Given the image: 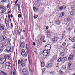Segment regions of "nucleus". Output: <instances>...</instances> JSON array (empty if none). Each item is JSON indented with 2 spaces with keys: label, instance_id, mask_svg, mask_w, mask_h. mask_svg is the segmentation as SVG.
I'll use <instances>...</instances> for the list:
<instances>
[{
  "label": "nucleus",
  "instance_id": "obj_1",
  "mask_svg": "<svg viewBox=\"0 0 75 75\" xmlns=\"http://www.w3.org/2000/svg\"><path fill=\"white\" fill-rule=\"evenodd\" d=\"M51 48V45L50 44L47 45L45 46V50H44L43 53H45V57H48L49 56V54L50 52V50Z\"/></svg>",
  "mask_w": 75,
  "mask_h": 75
},
{
  "label": "nucleus",
  "instance_id": "obj_2",
  "mask_svg": "<svg viewBox=\"0 0 75 75\" xmlns=\"http://www.w3.org/2000/svg\"><path fill=\"white\" fill-rule=\"evenodd\" d=\"M57 40H58L57 37H54L52 40V43H56V42H57Z\"/></svg>",
  "mask_w": 75,
  "mask_h": 75
},
{
  "label": "nucleus",
  "instance_id": "obj_3",
  "mask_svg": "<svg viewBox=\"0 0 75 75\" xmlns=\"http://www.w3.org/2000/svg\"><path fill=\"white\" fill-rule=\"evenodd\" d=\"M7 38V37L6 36L2 35L1 36L0 38V41H3L4 40H6Z\"/></svg>",
  "mask_w": 75,
  "mask_h": 75
},
{
  "label": "nucleus",
  "instance_id": "obj_4",
  "mask_svg": "<svg viewBox=\"0 0 75 75\" xmlns=\"http://www.w3.org/2000/svg\"><path fill=\"white\" fill-rule=\"evenodd\" d=\"M6 61V59L4 58H1L0 59V63L2 62V63L1 64L2 65H3L4 62Z\"/></svg>",
  "mask_w": 75,
  "mask_h": 75
},
{
  "label": "nucleus",
  "instance_id": "obj_5",
  "mask_svg": "<svg viewBox=\"0 0 75 75\" xmlns=\"http://www.w3.org/2000/svg\"><path fill=\"white\" fill-rule=\"evenodd\" d=\"M25 43L24 42H22L20 45V47L22 48H24L25 45Z\"/></svg>",
  "mask_w": 75,
  "mask_h": 75
},
{
  "label": "nucleus",
  "instance_id": "obj_6",
  "mask_svg": "<svg viewBox=\"0 0 75 75\" xmlns=\"http://www.w3.org/2000/svg\"><path fill=\"white\" fill-rule=\"evenodd\" d=\"M6 50L7 52H8V53L11 52V48L9 46L7 47Z\"/></svg>",
  "mask_w": 75,
  "mask_h": 75
},
{
  "label": "nucleus",
  "instance_id": "obj_7",
  "mask_svg": "<svg viewBox=\"0 0 75 75\" xmlns=\"http://www.w3.org/2000/svg\"><path fill=\"white\" fill-rule=\"evenodd\" d=\"M5 65L8 67H11L12 65L9 62H8L5 63Z\"/></svg>",
  "mask_w": 75,
  "mask_h": 75
},
{
  "label": "nucleus",
  "instance_id": "obj_8",
  "mask_svg": "<svg viewBox=\"0 0 75 75\" xmlns=\"http://www.w3.org/2000/svg\"><path fill=\"white\" fill-rule=\"evenodd\" d=\"M66 8V6L64 5L62 6V7H60L59 8V10H64Z\"/></svg>",
  "mask_w": 75,
  "mask_h": 75
},
{
  "label": "nucleus",
  "instance_id": "obj_9",
  "mask_svg": "<svg viewBox=\"0 0 75 75\" xmlns=\"http://www.w3.org/2000/svg\"><path fill=\"white\" fill-rule=\"evenodd\" d=\"M22 72L23 74H24V75H27V74H28L27 71L25 69H23Z\"/></svg>",
  "mask_w": 75,
  "mask_h": 75
},
{
  "label": "nucleus",
  "instance_id": "obj_10",
  "mask_svg": "<svg viewBox=\"0 0 75 75\" xmlns=\"http://www.w3.org/2000/svg\"><path fill=\"white\" fill-rule=\"evenodd\" d=\"M46 67L47 68H51L52 67V64L51 63L47 64Z\"/></svg>",
  "mask_w": 75,
  "mask_h": 75
},
{
  "label": "nucleus",
  "instance_id": "obj_11",
  "mask_svg": "<svg viewBox=\"0 0 75 75\" xmlns=\"http://www.w3.org/2000/svg\"><path fill=\"white\" fill-rule=\"evenodd\" d=\"M68 59L69 61L73 59V56L71 55L69 56L68 57Z\"/></svg>",
  "mask_w": 75,
  "mask_h": 75
},
{
  "label": "nucleus",
  "instance_id": "obj_12",
  "mask_svg": "<svg viewBox=\"0 0 75 75\" xmlns=\"http://www.w3.org/2000/svg\"><path fill=\"white\" fill-rule=\"evenodd\" d=\"M21 64L22 67H24L26 66V63L25 62H23V63H21Z\"/></svg>",
  "mask_w": 75,
  "mask_h": 75
},
{
  "label": "nucleus",
  "instance_id": "obj_13",
  "mask_svg": "<svg viewBox=\"0 0 75 75\" xmlns=\"http://www.w3.org/2000/svg\"><path fill=\"white\" fill-rule=\"evenodd\" d=\"M55 73L54 71H52L49 73L50 75H55Z\"/></svg>",
  "mask_w": 75,
  "mask_h": 75
},
{
  "label": "nucleus",
  "instance_id": "obj_14",
  "mask_svg": "<svg viewBox=\"0 0 75 75\" xmlns=\"http://www.w3.org/2000/svg\"><path fill=\"white\" fill-rule=\"evenodd\" d=\"M33 9L35 12H38V10L37 8L34 7L33 8Z\"/></svg>",
  "mask_w": 75,
  "mask_h": 75
},
{
  "label": "nucleus",
  "instance_id": "obj_15",
  "mask_svg": "<svg viewBox=\"0 0 75 75\" xmlns=\"http://www.w3.org/2000/svg\"><path fill=\"white\" fill-rule=\"evenodd\" d=\"M3 10L4 9H5V8L4 6H3V5H0V10L2 9Z\"/></svg>",
  "mask_w": 75,
  "mask_h": 75
},
{
  "label": "nucleus",
  "instance_id": "obj_16",
  "mask_svg": "<svg viewBox=\"0 0 75 75\" xmlns=\"http://www.w3.org/2000/svg\"><path fill=\"white\" fill-rule=\"evenodd\" d=\"M10 55H6L5 57V59H8V60L9 59H10Z\"/></svg>",
  "mask_w": 75,
  "mask_h": 75
},
{
  "label": "nucleus",
  "instance_id": "obj_17",
  "mask_svg": "<svg viewBox=\"0 0 75 75\" xmlns=\"http://www.w3.org/2000/svg\"><path fill=\"white\" fill-rule=\"evenodd\" d=\"M55 22L56 23V24L58 25H59V24H61L60 21H59V20H57V21H55Z\"/></svg>",
  "mask_w": 75,
  "mask_h": 75
},
{
  "label": "nucleus",
  "instance_id": "obj_18",
  "mask_svg": "<svg viewBox=\"0 0 75 75\" xmlns=\"http://www.w3.org/2000/svg\"><path fill=\"white\" fill-rule=\"evenodd\" d=\"M65 15V13L64 12H61L60 13V17H62L64 16Z\"/></svg>",
  "mask_w": 75,
  "mask_h": 75
},
{
  "label": "nucleus",
  "instance_id": "obj_19",
  "mask_svg": "<svg viewBox=\"0 0 75 75\" xmlns=\"http://www.w3.org/2000/svg\"><path fill=\"white\" fill-rule=\"evenodd\" d=\"M44 65H45V63H44V62H43L41 63V67H42H42H44Z\"/></svg>",
  "mask_w": 75,
  "mask_h": 75
},
{
  "label": "nucleus",
  "instance_id": "obj_20",
  "mask_svg": "<svg viewBox=\"0 0 75 75\" xmlns=\"http://www.w3.org/2000/svg\"><path fill=\"white\" fill-rule=\"evenodd\" d=\"M57 56H54L52 57V59H53V60H55V59H57Z\"/></svg>",
  "mask_w": 75,
  "mask_h": 75
},
{
  "label": "nucleus",
  "instance_id": "obj_21",
  "mask_svg": "<svg viewBox=\"0 0 75 75\" xmlns=\"http://www.w3.org/2000/svg\"><path fill=\"white\" fill-rule=\"evenodd\" d=\"M6 0H3L2 1H1V4H2V5L4 4V3L6 2Z\"/></svg>",
  "mask_w": 75,
  "mask_h": 75
},
{
  "label": "nucleus",
  "instance_id": "obj_22",
  "mask_svg": "<svg viewBox=\"0 0 75 75\" xmlns=\"http://www.w3.org/2000/svg\"><path fill=\"white\" fill-rule=\"evenodd\" d=\"M23 56L25 58V57H27V53L25 52H24L23 53Z\"/></svg>",
  "mask_w": 75,
  "mask_h": 75
},
{
  "label": "nucleus",
  "instance_id": "obj_23",
  "mask_svg": "<svg viewBox=\"0 0 75 75\" xmlns=\"http://www.w3.org/2000/svg\"><path fill=\"white\" fill-rule=\"evenodd\" d=\"M62 59H63L64 61H66L67 60V57H63Z\"/></svg>",
  "mask_w": 75,
  "mask_h": 75
},
{
  "label": "nucleus",
  "instance_id": "obj_24",
  "mask_svg": "<svg viewBox=\"0 0 75 75\" xmlns=\"http://www.w3.org/2000/svg\"><path fill=\"white\" fill-rule=\"evenodd\" d=\"M70 14L71 16H73V15H74V14H75V13H74V12L73 11H71V12H70Z\"/></svg>",
  "mask_w": 75,
  "mask_h": 75
},
{
  "label": "nucleus",
  "instance_id": "obj_25",
  "mask_svg": "<svg viewBox=\"0 0 75 75\" xmlns=\"http://www.w3.org/2000/svg\"><path fill=\"white\" fill-rule=\"evenodd\" d=\"M59 74H60V75H63V74H64V72H63V71L61 70L59 71Z\"/></svg>",
  "mask_w": 75,
  "mask_h": 75
},
{
  "label": "nucleus",
  "instance_id": "obj_26",
  "mask_svg": "<svg viewBox=\"0 0 75 75\" xmlns=\"http://www.w3.org/2000/svg\"><path fill=\"white\" fill-rule=\"evenodd\" d=\"M3 10H2L1 12V14H3V13H4L5 11H6V9H3Z\"/></svg>",
  "mask_w": 75,
  "mask_h": 75
},
{
  "label": "nucleus",
  "instance_id": "obj_27",
  "mask_svg": "<svg viewBox=\"0 0 75 75\" xmlns=\"http://www.w3.org/2000/svg\"><path fill=\"white\" fill-rule=\"evenodd\" d=\"M4 30V28L2 26H0V30Z\"/></svg>",
  "mask_w": 75,
  "mask_h": 75
},
{
  "label": "nucleus",
  "instance_id": "obj_28",
  "mask_svg": "<svg viewBox=\"0 0 75 75\" xmlns=\"http://www.w3.org/2000/svg\"><path fill=\"white\" fill-rule=\"evenodd\" d=\"M3 50V48L2 47H0V53L2 52Z\"/></svg>",
  "mask_w": 75,
  "mask_h": 75
},
{
  "label": "nucleus",
  "instance_id": "obj_29",
  "mask_svg": "<svg viewBox=\"0 0 75 75\" xmlns=\"http://www.w3.org/2000/svg\"><path fill=\"white\" fill-rule=\"evenodd\" d=\"M62 69H66V66H63L62 67Z\"/></svg>",
  "mask_w": 75,
  "mask_h": 75
},
{
  "label": "nucleus",
  "instance_id": "obj_30",
  "mask_svg": "<svg viewBox=\"0 0 75 75\" xmlns=\"http://www.w3.org/2000/svg\"><path fill=\"white\" fill-rule=\"evenodd\" d=\"M46 70V69L44 68L42 70V74H44L45 72V70Z\"/></svg>",
  "mask_w": 75,
  "mask_h": 75
},
{
  "label": "nucleus",
  "instance_id": "obj_31",
  "mask_svg": "<svg viewBox=\"0 0 75 75\" xmlns=\"http://www.w3.org/2000/svg\"><path fill=\"white\" fill-rule=\"evenodd\" d=\"M2 75H7V74L4 72L2 71Z\"/></svg>",
  "mask_w": 75,
  "mask_h": 75
},
{
  "label": "nucleus",
  "instance_id": "obj_32",
  "mask_svg": "<svg viewBox=\"0 0 75 75\" xmlns=\"http://www.w3.org/2000/svg\"><path fill=\"white\" fill-rule=\"evenodd\" d=\"M44 36H42L40 39V40H41V41H42V40H44Z\"/></svg>",
  "mask_w": 75,
  "mask_h": 75
},
{
  "label": "nucleus",
  "instance_id": "obj_33",
  "mask_svg": "<svg viewBox=\"0 0 75 75\" xmlns=\"http://www.w3.org/2000/svg\"><path fill=\"white\" fill-rule=\"evenodd\" d=\"M71 8L72 10L75 11V6H73Z\"/></svg>",
  "mask_w": 75,
  "mask_h": 75
},
{
  "label": "nucleus",
  "instance_id": "obj_34",
  "mask_svg": "<svg viewBox=\"0 0 75 75\" xmlns=\"http://www.w3.org/2000/svg\"><path fill=\"white\" fill-rule=\"evenodd\" d=\"M62 46H63L65 48V46H66L67 45L66 44V43L65 42H64L62 44Z\"/></svg>",
  "mask_w": 75,
  "mask_h": 75
},
{
  "label": "nucleus",
  "instance_id": "obj_35",
  "mask_svg": "<svg viewBox=\"0 0 75 75\" xmlns=\"http://www.w3.org/2000/svg\"><path fill=\"white\" fill-rule=\"evenodd\" d=\"M60 55L61 56H62V57H63V56H64V53L63 52H62L60 53Z\"/></svg>",
  "mask_w": 75,
  "mask_h": 75
},
{
  "label": "nucleus",
  "instance_id": "obj_36",
  "mask_svg": "<svg viewBox=\"0 0 75 75\" xmlns=\"http://www.w3.org/2000/svg\"><path fill=\"white\" fill-rule=\"evenodd\" d=\"M58 62H60L61 61H62V60H61V57H60L57 60Z\"/></svg>",
  "mask_w": 75,
  "mask_h": 75
},
{
  "label": "nucleus",
  "instance_id": "obj_37",
  "mask_svg": "<svg viewBox=\"0 0 75 75\" xmlns=\"http://www.w3.org/2000/svg\"><path fill=\"white\" fill-rule=\"evenodd\" d=\"M72 42H75V37L73 38V39L71 40Z\"/></svg>",
  "mask_w": 75,
  "mask_h": 75
},
{
  "label": "nucleus",
  "instance_id": "obj_38",
  "mask_svg": "<svg viewBox=\"0 0 75 75\" xmlns=\"http://www.w3.org/2000/svg\"><path fill=\"white\" fill-rule=\"evenodd\" d=\"M67 21H71V18H69V17H68L67 18Z\"/></svg>",
  "mask_w": 75,
  "mask_h": 75
},
{
  "label": "nucleus",
  "instance_id": "obj_39",
  "mask_svg": "<svg viewBox=\"0 0 75 75\" xmlns=\"http://www.w3.org/2000/svg\"><path fill=\"white\" fill-rule=\"evenodd\" d=\"M62 39H64V37H65V34H62Z\"/></svg>",
  "mask_w": 75,
  "mask_h": 75
},
{
  "label": "nucleus",
  "instance_id": "obj_40",
  "mask_svg": "<svg viewBox=\"0 0 75 75\" xmlns=\"http://www.w3.org/2000/svg\"><path fill=\"white\" fill-rule=\"evenodd\" d=\"M10 3H9L8 4V5L7 6V8H9L10 6Z\"/></svg>",
  "mask_w": 75,
  "mask_h": 75
},
{
  "label": "nucleus",
  "instance_id": "obj_41",
  "mask_svg": "<svg viewBox=\"0 0 75 75\" xmlns=\"http://www.w3.org/2000/svg\"><path fill=\"white\" fill-rule=\"evenodd\" d=\"M23 62H24V59H21V63H22Z\"/></svg>",
  "mask_w": 75,
  "mask_h": 75
},
{
  "label": "nucleus",
  "instance_id": "obj_42",
  "mask_svg": "<svg viewBox=\"0 0 75 75\" xmlns=\"http://www.w3.org/2000/svg\"><path fill=\"white\" fill-rule=\"evenodd\" d=\"M26 48L27 50H28V44H27V43L26 44Z\"/></svg>",
  "mask_w": 75,
  "mask_h": 75
},
{
  "label": "nucleus",
  "instance_id": "obj_43",
  "mask_svg": "<svg viewBox=\"0 0 75 75\" xmlns=\"http://www.w3.org/2000/svg\"><path fill=\"white\" fill-rule=\"evenodd\" d=\"M22 52L23 54L24 52H25V50L24 49H22Z\"/></svg>",
  "mask_w": 75,
  "mask_h": 75
},
{
  "label": "nucleus",
  "instance_id": "obj_44",
  "mask_svg": "<svg viewBox=\"0 0 75 75\" xmlns=\"http://www.w3.org/2000/svg\"><path fill=\"white\" fill-rule=\"evenodd\" d=\"M18 64L19 65H20V64H21V61H20V60L18 61Z\"/></svg>",
  "mask_w": 75,
  "mask_h": 75
},
{
  "label": "nucleus",
  "instance_id": "obj_45",
  "mask_svg": "<svg viewBox=\"0 0 75 75\" xmlns=\"http://www.w3.org/2000/svg\"><path fill=\"white\" fill-rule=\"evenodd\" d=\"M37 15L34 16V19H36V18H37Z\"/></svg>",
  "mask_w": 75,
  "mask_h": 75
},
{
  "label": "nucleus",
  "instance_id": "obj_46",
  "mask_svg": "<svg viewBox=\"0 0 75 75\" xmlns=\"http://www.w3.org/2000/svg\"><path fill=\"white\" fill-rule=\"evenodd\" d=\"M21 30H19L18 31V35H20V33H21Z\"/></svg>",
  "mask_w": 75,
  "mask_h": 75
},
{
  "label": "nucleus",
  "instance_id": "obj_47",
  "mask_svg": "<svg viewBox=\"0 0 75 75\" xmlns=\"http://www.w3.org/2000/svg\"><path fill=\"white\" fill-rule=\"evenodd\" d=\"M18 10H20V6H18Z\"/></svg>",
  "mask_w": 75,
  "mask_h": 75
},
{
  "label": "nucleus",
  "instance_id": "obj_48",
  "mask_svg": "<svg viewBox=\"0 0 75 75\" xmlns=\"http://www.w3.org/2000/svg\"><path fill=\"white\" fill-rule=\"evenodd\" d=\"M6 26H9V23H7V22L6 23Z\"/></svg>",
  "mask_w": 75,
  "mask_h": 75
},
{
  "label": "nucleus",
  "instance_id": "obj_49",
  "mask_svg": "<svg viewBox=\"0 0 75 75\" xmlns=\"http://www.w3.org/2000/svg\"><path fill=\"white\" fill-rule=\"evenodd\" d=\"M67 70H68V71H69V70H70V67H68Z\"/></svg>",
  "mask_w": 75,
  "mask_h": 75
},
{
  "label": "nucleus",
  "instance_id": "obj_50",
  "mask_svg": "<svg viewBox=\"0 0 75 75\" xmlns=\"http://www.w3.org/2000/svg\"><path fill=\"white\" fill-rule=\"evenodd\" d=\"M28 60L30 62V61H31V60H30V58H29V55H28Z\"/></svg>",
  "mask_w": 75,
  "mask_h": 75
},
{
  "label": "nucleus",
  "instance_id": "obj_51",
  "mask_svg": "<svg viewBox=\"0 0 75 75\" xmlns=\"http://www.w3.org/2000/svg\"><path fill=\"white\" fill-rule=\"evenodd\" d=\"M8 18H10V14H8Z\"/></svg>",
  "mask_w": 75,
  "mask_h": 75
},
{
  "label": "nucleus",
  "instance_id": "obj_52",
  "mask_svg": "<svg viewBox=\"0 0 75 75\" xmlns=\"http://www.w3.org/2000/svg\"><path fill=\"white\" fill-rule=\"evenodd\" d=\"M18 17H19V18H20V17H21V15L18 14Z\"/></svg>",
  "mask_w": 75,
  "mask_h": 75
},
{
  "label": "nucleus",
  "instance_id": "obj_53",
  "mask_svg": "<svg viewBox=\"0 0 75 75\" xmlns=\"http://www.w3.org/2000/svg\"><path fill=\"white\" fill-rule=\"evenodd\" d=\"M2 72H3V71H1L0 70V74H1V75H2Z\"/></svg>",
  "mask_w": 75,
  "mask_h": 75
},
{
  "label": "nucleus",
  "instance_id": "obj_54",
  "mask_svg": "<svg viewBox=\"0 0 75 75\" xmlns=\"http://www.w3.org/2000/svg\"><path fill=\"white\" fill-rule=\"evenodd\" d=\"M73 55H75V52H73L72 53Z\"/></svg>",
  "mask_w": 75,
  "mask_h": 75
},
{
  "label": "nucleus",
  "instance_id": "obj_55",
  "mask_svg": "<svg viewBox=\"0 0 75 75\" xmlns=\"http://www.w3.org/2000/svg\"><path fill=\"white\" fill-rule=\"evenodd\" d=\"M60 48H64V47L63 46H60Z\"/></svg>",
  "mask_w": 75,
  "mask_h": 75
},
{
  "label": "nucleus",
  "instance_id": "obj_56",
  "mask_svg": "<svg viewBox=\"0 0 75 75\" xmlns=\"http://www.w3.org/2000/svg\"><path fill=\"white\" fill-rule=\"evenodd\" d=\"M11 25L12 27V28H13V23H11Z\"/></svg>",
  "mask_w": 75,
  "mask_h": 75
},
{
  "label": "nucleus",
  "instance_id": "obj_57",
  "mask_svg": "<svg viewBox=\"0 0 75 75\" xmlns=\"http://www.w3.org/2000/svg\"><path fill=\"white\" fill-rule=\"evenodd\" d=\"M48 27L47 26L46 28V30H48Z\"/></svg>",
  "mask_w": 75,
  "mask_h": 75
},
{
  "label": "nucleus",
  "instance_id": "obj_58",
  "mask_svg": "<svg viewBox=\"0 0 75 75\" xmlns=\"http://www.w3.org/2000/svg\"><path fill=\"white\" fill-rule=\"evenodd\" d=\"M68 65L69 66H71V64L69 63L68 64Z\"/></svg>",
  "mask_w": 75,
  "mask_h": 75
},
{
  "label": "nucleus",
  "instance_id": "obj_59",
  "mask_svg": "<svg viewBox=\"0 0 75 75\" xmlns=\"http://www.w3.org/2000/svg\"><path fill=\"white\" fill-rule=\"evenodd\" d=\"M13 75H16V73L14 72L13 73Z\"/></svg>",
  "mask_w": 75,
  "mask_h": 75
},
{
  "label": "nucleus",
  "instance_id": "obj_60",
  "mask_svg": "<svg viewBox=\"0 0 75 75\" xmlns=\"http://www.w3.org/2000/svg\"><path fill=\"white\" fill-rule=\"evenodd\" d=\"M47 37H50V35L49 34H47Z\"/></svg>",
  "mask_w": 75,
  "mask_h": 75
},
{
  "label": "nucleus",
  "instance_id": "obj_61",
  "mask_svg": "<svg viewBox=\"0 0 75 75\" xmlns=\"http://www.w3.org/2000/svg\"><path fill=\"white\" fill-rule=\"evenodd\" d=\"M33 45H34V46H35V43H34V42H33Z\"/></svg>",
  "mask_w": 75,
  "mask_h": 75
},
{
  "label": "nucleus",
  "instance_id": "obj_62",
  "mask_svg": "<svg viewBox=\"0 0 75 75\" xmlns=\"http://www.w3.org/2000/svg\"><path fill=\"white\" fill-rule=\"evenodd\" d=\"M11 18L13 17V15L12 14L11 15Z\"/></svg>",
  "mask_w": 75,
  "mask_h": 75
},
{
  "label": "nucleus",
  "instance_id": "obj_63",
  "mask_svg": "<svg viewBox=\"0 0 75 75\" xmlns=\"http://www.w3.org/2000/svg\"><path fill=\"white\" fill-rule=\"evenodd\" d=\"M35 54H37V51H35Z\"/></svg>",
  "mask_w": 75,
  "mask_h": 75
},
{
  "label": "nucleus",
  "instance_id": "obj_64",
  "mask_svg": "<svg viewBox=\"0 0 75 75\" xmlns=\"http://www.w3.org/2000/svg\"><path fill=\"white\" fill-rule=\"evenodd\" d=\"M9 13H10V11H9L7 13V14H8Z\"/></svg>",
  "mask_w": 75,
  "mask_h": 75
}]
</instances>
